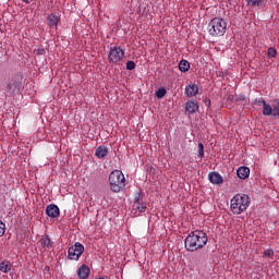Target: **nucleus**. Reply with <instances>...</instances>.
Segmentation results:
<instances>
[{"label": "nucleus", "instance_id": "7ed1b4c3", "mask_svg": "<svg viewBox=\"0 0 279 279\" xmlns=\"http://www.w3.org/2000/svg\"><path fill=\"white\" fill-rule=\"evenodd\" d=\"M109 184L113 193H121L125 189V174L121 170H113L109 174Z\"/></svg>", "mask_w": 279, "mask_h": 279}, {"label": "nucleus", "instance_id": "9d476101", "mask_svg": "<svg viewBox=\"0 0 279 279\" xmlns=\"http://www.w3.org/2000/svg\"><path fill=\"white\" fill-rule=\"evenodd\" d=\"M48 26L50 29H58V23H60V15L51 13L47 17Z\"/></svg>", "mask_w": 279, "mask_h": 279}, {"label": "nucleus", "instance_id": "2f4dec72", "mask_svg": "<svg viewBox=\"0 0 279 279\" xmlns=\"http://www.w3.org/2000/svg\"><path fill=\"white\" fill-rule=\"evenodd\" d=\"M24 3H32L33 0H22Z\"/></svg>", "mask_w": 279, "mask_h": 279}, {"label": "nucleus", "instance_id": "5701e85b", "mask_svg": "<svg viewBox=\"0 0 279 279\" xmlns=\"http://www.w3.org/2000/svg\"><path fill=\"white\" fill-rule=\"evenodd\" d=\"M267 56L268 58H276V56H278V50H276L274 47H270L267 50Z\"/></svg>", "mask_w": 279, "mask_h": 279}, {"label": "nucleus", "instance_id": "6ab92c4d", "mask_svg": "<svg viewBox=\"0 0 279 279\" xmlns=\"http://www.w3.org/2000/svg\"><path fill=\"white\" fill-rule=\"evenodd\" d=\"M189 69H191V63H189V61L181 60L179 62V70L181 71V73H186V71H189Z\"/></svg>", "mask_w": 279, "mask_h": 279}, {"label": "nucleus", "instance_id": "c85d7f7f", "mask_svg": "<svg viewBox=\"0 0 279 279\" xmlns=\"http://www.w3.org/2000/svg\"><path fill=\"white\" fill-rule=\"evenodd\" d=\"M35 53H36L37 56H45L46 50H45V48H36V49H35Z\"/></svg>", "mask_w": 279, "mask_h": 279}, {"label": "nucleus", "instance_id": "f8f14e48", "mask_svg": "<svg viewBox=\"0 0 279 279\" xmlns=\"http://www.w3.org/2000/svg\"><path fill=\"white\" fill-rule=\"evenodd\" d=\"M197 110H199V105L193 100H189L185 104V112H187L189 114H195V112H197Z\"/></svg>", "mask_w": 279, "mask_h": 279}, {"label": "nucleus", "instance_id": "20e7f679", "mask_svg": "<svg viewBox=\"0 0 279 279\" xmlns=\"http://www.w3.org/2000/svg\"><path fill=\"white\" fill-rule=\"evenodd\" d=\"M228 29V22L223 17H214L208 24L210 36H223Z\"/></svg>", "mask_w": 279, "mask_h": 279}, {"label": "nucleus", "instance_id": "39448f33", "mask_svg": "<svg viewBox=\"0 0 279 279\" xmlns=\"http://www.w3.org/2000/svg\"><path fill=\"white\" fill-rule=\"evenodd\" d=\"M123 58H125V50L121 46L110 48L108 53L109 64H119V62H123Z\"/></svg>", "mask_w": 279, "mask_h": 279}, {"label": "nucleus", "instance_id": "f3484780", "mask_svg": "<svg viewBox=\"0 0 279 279\" xmlns=\"http://www.w3.org/2000/svg\"><path fill=\"white\" fill-rule=\"evenodd\" d=\"M236 175L240 180H247V178H250V168L245 166L240 167L236 171Z\"/></svg>", "mask_w": 279, "mask_h": 279}, {"label": "nucleus", "instance_id": "a878e982", "mask_svg": "<svg viewBox=\"0 0 279 279\" xmlns=\"http://www.w3.org/2000/svg\"><path fill=\"white\" fill-rule=\"evenodd\" d=\"M264 256H266V258H274V250L272 248L265 250Z\"/></svg>", "mask_w": 279, "mask_h": 279}, {"label": "nucleus", "instance_id": "6e6552de", "mask_svg": "<svg viewBox=\"0 0 279 279\" xmlns=\"http://www.w3.org/2000/svg\"><path fill=\"white\" fill-rule=\"evenodd\" d=\"M46 215L51 219H57V217H60V207L56 204L48 205L46 207Z\"/></svg>", "mask_w": 279, "mask_h": 279}, {"label": "nucleus", "instance_id": "423d86ee", "mask_svg": "<svg viewBox=\"0 0 279 279\" xmlns=\"http://www.w3.org/2000/svg\"><path fill=\"white\" fill-rule=\"evenodd\" d=\"M21 93V78L13 76L7 81V95L10 97Z\"/></svg>", "mask_w": 279, "mask_h": 279}, {"label": "nucleus", "instance_id": "0eeeda50", "mask_svg": "<svg viewBox=\"0 0 279 279\" xmlns=\"http://www.w3.org/2000/svg\"><path fill=\"white\" fill-rule=\"evenodd\" d=\"M83 254H84V246L80 242L74 243V245L68 248L69 260H80Z\"/></svg>", "mask_w": 279, "mask_h": 279}, {"label": "nucleus", "instance_id": "1a4fd4ad", "mask_svg": "<svg viewBox=\"0 0 279 279\" xmlns=\"http://www.w3.org/2000/svg\"><path fill=\"white\" fill-rule=\"evenodd\" d=\"M255 106H263V114L266 117V114L271 113V105L267 104L265 99L263 98H255L254 100Z\"/></svg>", "mask_w": 279, "mask_h": 279}, {"label": "nucleus", "instance_id": "bb28decb", "mask_svg": "<svg viewBox=\"0 0 279 279\" xmlns=\"http://www.w3.org/2000/svg\"><path fill=\"white\" fill-rule=\"evenodd\" d=\"M198 158H204V144L203 143H198V154H197Z\"/></svg>", "mask_w": 279, "mask_h": 279}, {"label": "nucleus", "instance_id": "393cba45", "mask_svg": "<svg viewBox=\"0 0 279 279\" xmlns=\"http://www.w3.org/2000/svg\"><path fill=\"white\" fill-rule=\"evenodd\" d=\"M136 69V63L134 61L126 62V71H134Z\"/></svg>", "mask_w": 279, "mask_h": 279}, {"label": "nucleus", "instance_id": "dca6fc26", "mask_svg": "<svg viewBox=\"0 0 279 279\" xmlns=\"http://www.w3.org/2000/svg\"><path fill=\"white\" fill-rule=\"evenodd\" d=\"M77 276L80 279H88V276H90V268L83 264L77 269Z\"/></svg>", "mask_w": 279, "mask_h": 279}, {"label": "nucleus", "instance_id": "cd10ccee", "mask_svg": "<svg viewBox=\"0 0 279 279\" xmlns=\"http://www.w3.org/2000/svg\"><path fill=\"white\" fill-rule=\"evenodd\" d=\"M5 234V223L0 220V236H3Z\"/></svg>", "mask_w": 279, "mask_h": 279}, {"label": "nucleus", "instance_id": "c756f323", "mask_svg": "<svg viewBox=\"0 0 279 279\" xmlns=\"http://www.w3.org/2000/svg\"><path fill=\"white\" fill-rule=\"evenodd\" d=\"M137 204H141V194H138V195L135 196V198H134V206H136Z\"/></svg>", "mask_w": 279, "mask_h": 279}, {"label": "nucleus", "instance_id": "f257e3e1", "mask_svg": "<svg viewBox=\"0 0 279 279\" xmlns=\"http://www.w3.org/2000/svg\"><path fill=\"white\" fill-rule=\"evenodd\" d=\"M184 243L187 252H197V250H204L206 247L208 235L203 230L191 231Z\"/></svg>", "mask_w": 279, "mask_h": 279}, {"label": "nucleus", "instance_id": "412c9836", "mask_svg": "<svg viewBox=\"0 0 279 279\" xmlns=\"http://www.w3.org/2000/svg\"><path fill=\"white\" fill-rule=\"evenodd\" d=\"M157 99H162L167 95V89L165 87H159L155 93Z\"/></svg>", "mask_w": 279, "mask_h": 279}, {"label": "nucleus", "instance_id": "a211bd4d", "mask_svg": "<svg viewBox=\"0 0 279 279\" xmlns=\"http://www.w3.org/2000/svg\"><path fill=\"white\" fill-rule=\"evenodd\" d=\"M0 271H2V274H10V271H12V266L10 265V262H1Z\"/></svg>", "mask_w": 279, "mask_h": 279}, {"label": "nucleus", "instance_id": "aec40b11", "mask_svg": "<svg viewBox=\"0 0 279 279\" xmlns=\"http://www.w3.org/2000/svg\"><path fill=\"white\" fill-rule=\"evenodd\" d=\"M41 247H51V239H49V235H45L39 241Z\"/></svg>", "mask_w": 279, "mask_h": 279}, {"label": "nucleus", "instance_id": "b1692460", "mask_svg": "<svg viewBox=\"0 0 279 279\" xmlns=\"http://www.w3.org/2000/svg\"><path fill=\"white\" fill-rule=\"evenodd\" d=\"M136 210L140 213H145L147 210V205L145 203H138L137 205H134Z\"/></svg>", "mask_w": 279, "mask_h": 279}, {"label": "nucleus", "instance_id": "9b49d317", "mask_svg": "<svg viewBox=\"0 0 279 279\" xmlns=\"http://www.w3.org/2000/svg\"><path fill=\"white\" fill-rule=\"evenodd\" d=\"M266 117L279 119V98L275 99L272 105H270V113L266 114Z\"/></svg>", "mask_w": 279, "mask_h": 279}, {"label": "nucleus", "instance_id": "7c9ffc66", "mask_svg": "<svg viewBox=\"0 0 279 279\" xmlns=\"http://www.w3.org/2000/svg\"><path fill=\"white\" fill-rule=\"evenodd\" d=\"M205 106H210V99L208 98L205 99Z\"/></svg>", "mask_w": 279, "mask_h": 279}, {"label": "nucleus", "instance_id": "ddd939ff", "mask_svg": "<svg viewBox=\"0 0 279 279\" xmlns=\"http://www.w3.org/2000/svg\"><path fill=\"white\" fill-rule=\"evenodd\" d=\"M199 93V87L197 84H190L185 86V95L186 97H195Z\"/></svg>", "mask_w": 279, "mask_h": 279}, {"label": "nucleus", "instance_id": "4be33fe9", "mask_svg": "<svg viewBox=\"0 0 279 279\" xmlns=\"http://www.w3.org/2000/svg\"><path fill=\"white\" fill-rule=\"evenodd\" d=\"M247 5H251V8H258L262 5L263 0H246Z\"/></svg>", "mask_w": 279, "mask_h": 279}, {"label": "nucleus", "instance_id": "4468645a", "mask_svg": "<svg viewBox=\"0 0 279 279\" xmlns=\"http://www.w3.org/2000/svg\"><path fill=\"white\" fill-rule=\"evenodd\" d=\"M95 156L96 158H98V160H104V158L108 156V147H106L105 145L98 146L95 150Z\"/></svg>", "mask_w": 279, "mask_h": 279}, {"label": "nucleus", "instance_id": "f03ea898", "mask_svg": "<svg viewBox=\"0 0 279 279\" xmlns=\"http://www.w3.org/2000/svg\"><path fill=\"white\" fill-rule=\"evenodd\" d=\"M231 213L233 215H242V213H245L247 208H250V204H252V199H250V196L247 194H235L231 201Z\"/></svg>", "mask_w": 279, "mask_h": 279}, {"label": "nucleus", "instance_id": "2eb2a0df", "mask_svg": "<svg viewBox=\"0 0 279 279\" xmlns=\"http://www.w3.org/2000/svg\"><path fill=\"white\" fill-rule=\"evenodd\" d=\"M208 180L211 184H223V177L218 172H210L208 174Z\"/></svg>", "mask_w": 279, "mask_h": 279}]
</instances>
